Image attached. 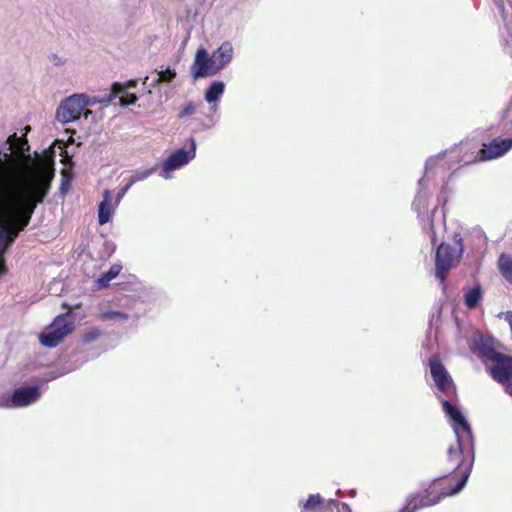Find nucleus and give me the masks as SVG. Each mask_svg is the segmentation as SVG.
Instances as JSON below:
<instances>
[{"mask_svg": "<svg viewBox=\"0 0 512 512\" xmlns=\"http://www.w3.org/2000/svg\"><path fill=\"white\" fill-rule=\"evenodd\" d=\"M443 411L451 420L456 445L448 448L449 461L456 465L452 478L458 476L455 485H447L446 476L435 478L413 494H410L399 512H417L419 509L438 504L442 499L458 494L466 485L475 461V440L472 428L461 410L449 400H441Z\"/></svg>", "mask_w": 512, "mask_h": 512, "instance_id": "f257e3e1", "label": "nucleus"}, {"mask_svg": "<svg viewBox=\"0 0 512 512\" xmlns=\"http://www.w3.org/2000/svg\"><path fill=\"white\" fill-rule=\"evenodd\" d=\"M51 178L41 167L32 169L16 186L0 184V276L6 273L4 254L29 224L38 204L49 191Z\"/></svg>", "mask_w": 512, "mask_h": 512, "instance_id": "f03ea898", "label": "nucleus"}, {"mask_svg": "<svg viewBox=\"0 0 512 512\" xmlns=\"http://www.w3.org/2000/svg\"><path fill=\"white\" fill-rule=\"evenodd\" d=\"M458 161L456 151L431 156L425 163L423 177L418 180L412 206L433 245L437 241V229L445 224L444 206L452 191L448 180L456 170Z\"/></svg>", "mask_w": 512, "mask_h": 512, "instance_id": "7ed1b4c3", "label": "nucleus"}, {"mask_svg": "<svg viewBox=\"0 0 512 512\" xmlns=\"http://www.w3.org/2000/svg\"><path fill=\"white\" fill-rule=\"evenodd\" d=\"M74 329L71 316L68 313L61 314L40 334L39 341L44 347L54 348Z\"/></svg>", "mask_w": 512, "mask_h": 512, "instance_id": "20e7f679", "label": "nucleus"}, {"mask_svg": "<svg viewBox=\"0 0 512 512\" xmlns=\"http://www.w3.org/2000/svg\"><path fill=\"white\" fill-rule=\"evenodd\" d=\"M196 156V141L193 137L189 138L185 147L179 148L172 152L162 163L159 176L164 179L172 178L175 170L182 168L192 161Z\"/></svg>", "mask_w": 512, "mask_h": 512, "instance_id": "39448f33", "label": "nucleus"}, {"mask_svg": "<svg viewBox=\"0 0 512 512\" xmlns=\"http://www.w3.org/2000/svg\"><path fill=\"white\" fill-rule=\"evenodd\" d=\"M137 83L138 80H129L126 83H113L109 91L98 95V99L102 100L100 104H109L118 99V104L122 107L135 105L138 98L130 90L136 88Z\"/></svg>", "mask_w": 512, "mask_h": 512, "instance_id": "423d86ee", "label": "nucleus"}, {"mask_svg": "<svg viewBox=\"0 0 512 512\" xmlns=\"http://www.w3.org/2000/svg\"><path fill=\"white\" fill-rule=\"evenodd\" d=\"M41 397L39 386L28 385L16 388L8 397H0V408H21L36 403Z\"/></svg>", "mask_w": 512, "mask_h": 512, "instance_id": "0eeeda50", "label": "nucleus"}, {"mask_svg": "<svg viewBox=\"0 0 512 512\" xmlns=\"http://www.w3.org/2000/svg\"><path fill=\"white\" fill-rule=\"evenodd\" d=\"M491 377L512 397V356L502 353L486 366Z\"/></svg>", "mask_w": 512, "mask_h": 512, "instance_id": "6e6552de", "label": "nucleus"}, {"mask_svg": "<svg viewBox=\"0 0 512 512\" xmlns=\"http://www.w3.org/2000/svg\"><path fill=\"white\" fill-rule=\"evenodd\" d=\"M300 512H352L346 503L329 499L325 500L320 494H311L298 502Z\"/></svg>", "mask_w": 512, "mask_h": 512, "instance_id": "1a4fd4ad", "label": "nucleus"}, {"mask_svg": "<svg viewBox=\"0 0 512 512\" xmlns=\"http://www.w3.org/2000/svg\"><path fill=\"white\" fill-rule=\"evenodd\" d=\"M493 1L495 13L499 14L503 21V27L500 29L501 45L512 57V0Z\"/></svg>", "mask_w": 512, "mask_h": 512, "instance_id": "9d476101", "label": "nucleus"}, {"mask_svg": "<svg viewBox=\"0 0 512 512\" xmlns=\"http://www.w3.org/2000/svg\"><path fill=\"white\" fill-rule=\"evenodd\" d=\"M428 364L431 376L438 391L448 397L455 395V385L453 384L452 378L447 372L445 366L442 364L440 358L437 355H432L429 358Z\"/></svg>", "mask_w": 512, "mask_h": 512, "instance_id": "9b49d317", "label": "nucleus"}, {"mask_svg": "<svg viewBox=\"0 0 512 512\" xmlns=\"http://www.w3.org/2000/svg\"><path fill=\"white\" fill-rule=\"evenodd\" d=\"M500 348V342L491 335L481 334L473 341V350L485 366L503 353Z\"/></svg>", "mask_w": 512, "mask_h": 512, "instance_id": "f8f14e48", "label": "nucleus"}, {"mask_svg": "<svg viewBox=\"0 0 512 512\" xmlns=\"http://www.w3.org/2000/svg\"><path fill=\"white\" fill-rule=\"evenodd\" d=\"M455 257L456 251L449 244L441 243L438 246L435 256V277L441 284L450 272Z\"/></svg>", "mask_w": 512, "mask_h": 512, "instance_id": "ddd939ff", "label": "nucleus"}, {"mask_svg": "<svg viewBox=\"0 0 512 512\" xmlns=\"http://www.w3.org/2000/svg\"><path fill=\"white\" fill-rule=\"evenodd\" d=\"M28 150V141L13 134L6 141L0 142V163H10L14 156L24 155Z\"/></svg>", "mask_w": 512, "mask_h": 512, "instance_id": "4468645a", "label": "nucleus"}, {"mask_svg": "<svg viewBox=\"0 0 512 512\" xmlns=\"http://www.w3.org/2000/svg\"><path fill=\"white\" fill-rule=\"evenodd\" d=\"M83 110L78 94H73L64 99L58 106L56 118L63 124L73 122L80 118Z\"/></svg>", "mask_w": 512, "mask_h": 512, "instance_id": "2eb2a0df", "label": "nucleus"}, {"mask_svg": "<svg viewBox=\"0 0 512 512\" xmlns=\"http://www.w3.org/2000/svg\"><path fill=\"white\" fill-rule=\"evenodd\" d=\"M191 72L195 80L218 74L215 64L212 62V56L208 54L206 49L199 48L197 50L191 66Z\"/></svg>", "mask_w": 512, "mask_h": 512, "instance_id": "dca6fc26", "label": "nucleus"}, {"mask_svg": "<svg viewBox=\"0 0 512 512\" xmlns=\"http://www.w3.org/2000/svg\"><path fill=\"white\" fill-rule=\"evenodd\" d=\"M512 148V138H495L484 143L479 151L481 160H492L503 156Z\"/></svg>", "mask_w": 512, "mask_h": 512, "instance_id": "f3484780", "label": "nucleus"}, {"mask_svg": "<svg viewBox=\"0 0 512 512\" xmlns=\"http://www.w3.org/2000/svg\"><path fill=\"white\" fill-rule=\"evenodd\" d=\"M233 46L229 41H224L215 51L212 52V62L218 73L226 68L233 59Z\"/></svg>", "mask_w": 512, "mask_h": 512, "instance_id": "a211bd4d", "label": "nucleus"}, {"mask_svg": "<svg viewBox=\"0 0 512 512\" xmlns=\"http://www.w3.org/2000/svg\"><path fill=\"white\" fill-rule=\"evenodd\" d=\"M102 196L103 199L98 206V222L100 225H104L111 220L117 207L115 202L112 203V193L109 189H105Z\"/></svg>", "mask_w": 512, "mask_h": 512, "instance_id": "6ab92c4d", "label": "nucleus"}, {"mask_svg": "<svg viewBox=\"0 0 512 512\" xmlns=\"http://www.w3.org/2000/svg\"><path fill=\"white\" fill-rule=\"evenodd\" d=\"M148 81H149V77H145V79L143 81V86H145V88H147V90L145 93L137 96V98H138L137 102L139 101L138 107H143L146 109L150 108L153 105V101L151 100V96H152L151 88H154V87L158 86L160 83H163L162 78H160L158 74L155 78H153L151 80V82H148Z\"/></svg>", "mask_w": 512, "mask_h": 512, "instance_id": "aec40b11", "label": "nucleus"}, {"mask_svg": "<svg viewBox=\"0 0 512 512\" xmlns=\"http://www.w3.org/2000/svg\"><path fill=\"white\" fill-rule=\"evenodd\" d=\"M225 91V84L222 81L215 80L210 83L205 91L204 99L209 104H216Z\"/></svg>", "mask_w": 512, "mask_h": 512, "instance_id": "412c9836", "label": "nucleus"}, {"mask_svg": "<svg viewBox=\"0 0 512 512\" xmlns=\"http://www.w3.org/2000/svg\"><path fill=\"white\" fill-rule=\"evenodd\" d=\"M482 299V288L480 285H474L468 288L464 293V302L469 309L476 308Z\"/></svg>", "mask_w": 512, "mask_h": 512, "instance_id": "4be33fe9", "label": "nucleus"}, {"mask_svg": "<svg viewBox=\"0 0 512 512\" xmlns=\"http://www.w3.org/2000/svg\"><path fill=\"white\" fill-rule=\"evenodd\" d=\"M498 268L505 280L512 284V258L507 254H501L498 259Z\"/></svg>", "mask_w": 512, "mask_h": 512, "instance_id": "5701e85b", "label": "nucleus"}, {"mask_svg": "<svg viewBox=\"0 0 512 512\" xmlns=\"http://www.w3.org/2000/svg\"><path fill=\"white\" fill-rule=\"evenodd\" d=\"M122 270L120 264H113L108 271L104 272L98 279L97 284L100 288H103L109 284V282L115 279Z\"/></svg>", "mask_w": 512, "mask_h": 512, "instance_id": "b1692460", "label": "nucleus"}, {"mask_svg": "<svg viewBox=\"0 0 512 512\" xmlns=\"http://www.w3.org/2000/svg\"><path fill=\"white\" fill-rule=\"evenodd\" d=\"M157 170V166H153V167H150V168H138V169H135L131 176L129 177V181H130V184H135L137 182H140V181H144L146 180L147 178H149L152 174H154Z\"/></svg>", "mask_w": 512, "mask_h": 512, "instance_id": "393cba45", "label": "nucleus"}, {"mask_svg": "<svg viewBox=\"0 0 512 512\" xmlns=\"http://www.w3.org/2000/svg\"><path fill=\"white\" fill-rule=\"evenodd\" d=\"M470 238L471 236L466 234L465 236H462L461 233L455 232L453 234V241L454 244L457 247V256L460 257L464 253L466 249L473 250L472 247H470Z\"/></svg>", "mask_w": 512, "mask_h": 512, "instance_id": "a878e982", "label": "nucleus"}, {"mask_svg": "<svg viewBox=\"0 0 512 512\" xmlns=\"http://www.w3.org/2000/svg\"><path fill=\"white\" fill-rule=\"evenodd\" d=\"M99 319H101L103 321H107V320L126 321L129 319V315L127 313H124L121 311L107 310V311H102L99 314Z\"/></svg>", "mask_w": 512, "mask_h": 512, "instance_id": "bb28decb", "label": "nucleus"}, {"mask_svg": "<svg viewBox=\"0 0 512 512\" xmlns=\"http://www.w3.org/2000/svg\"><path fill=\"white\" fill-rule=\"evenodd\" d=\"M102 335V331L97 327H91L87 329L82 336V342L84 344H89L93 341H96Z\"/></svg>", "mask_w": 512, "mask_h": 512, "instance_id": "cd10ccee", "label": "nucleus"}, {"mask_svg": "<svg viewBox=\"0 0 512 512\" xmlns=\"http://www.w3.org/2000/svg\"><path fill=\"white\" fill-rule=\"evenodd\" d=\"M197 105L193 102L186 103L178 113L179 119H184L187 116H191L196 113Z\"/></svg>", "mask_w": 512, "mask_h": 512, "instance_id": "c85d7f7f", "label": "nucleus"}, {"mask_svg": "<svg viewBox=\"0 0 512 512\" xmlns=\"http://www.w3.org/2000/svg\"><path fill=\"white\" fill-rule=\"evenodd\" d=\"M80 102L82 104L83 109H85L88 106H94L96 104H100L102 100L98 99L97 96H87L85 94H78Z\"/></svg>", "mask_w": 512, "mask_h": 512, "instance_id": "c756f323", "label": "nucleus"}, {"mask_svg": "<svg viewBox=\"0 0 512 512\" xmlns=\"http://www.w3.org/2000/svg\"><path fill=\"white\" fill-rule=\"evenodd\" d=\"M502 129L504 133L509 134V138H512V113L508 115L507 111H504L502 117Z\"/></svg>", "mask_w": 512, "mask_h": 512, "instance_id": "7c9ffc66", "label": "nucleus"}, {"mask_svg": "<svg viewBox=\"0 0 512 512\" xmlns=\"http://www.w3.org/2000/svg\"><path fill=\"white\" fill-rule=\"evenodd\" d=\"M158 75L160 78H162L164 83H171L176 77V71L170 67H167L165 70L159 71Z\"/></svg>", "mask_w": 512, "mask_h": 512, "instance_id": "2f4dec72", "label": "nucleus"}, {"mask_svg": "<svg viewBox=\"0 0 512 512\" xmlns=\"http://www.w3.org/2000/svg\"><path fill=\"white\" fill-rule=\"evenodd\" d=\"M133 184H130V181L128 180L127 183L117 192L116 198H115V206H118L123 199V197L126 195V193L129 191V189L132 187Z\"/></svg>", "mask_w": 512, "mask_h": 512, "instance_id": "473e14b6", "label": "nucleus"}, {"mask_svg": "<svg viewBox=\"0 0 512 512\" xmlns=\"http://www.w3.org/2000/svg\"><path fill=\"white\" fill-rule=\"evenodd\" d=\"M210 128H211V126H210V125H206V124L201 123V124H199V125L194 129V131H195V132H200V131H204V130H207V129H210Z\"/></svg>", "mask_w": 512, "mask_h": 512, "instance_id": "72a5a7b5", "label": "nucleus"}, {"mask_svg": "<svg viewBox=\"0 0 512 512\" xmlns=\"http://www.w3.org/2000/svg\"><path fill=\"white\" fill-rule=\"evenodd\" d=\"M505 320L509 323L510 328L512 330V312L511 311H507L505 313Z\"/></svg>", "mask_w": 512, "mask_h": 512, "instance_id": "f704fd0d", "label": "nucleus"}, {"mask_svg": "<svg viewBox=\"0 0 512 512\" xmlns=\"http://www.w3.org/2000/svg\"><path fill=\"white\" fill-rule=\"evenodd\" d=\"M51 60L53 61V63H54L55 65H60V64H63V63H64V61H62V60H61L57 55H55V54H53V55L51 56Z\"/></svg>", "mask_w": 512, "mask_h": 512, "instance_id": "c9c22d12", "label": "nucleus"}, {"mask_svg": "<svg viewBox=\"0 0 512 512\" xmlns=\"http://www.w3.org/2000/svg\"><path fill=\"white\" fill-rule=\"evenodd\" d=\"M505 111L508 112V115H510L512 113V99L510 100V102L508 103Z\"/></svg>", "mask_w": 512, "mask_h": 512, "instance_id": "e433bc0d", "label": "nucleus"}, {"mask_svg": "<svg viewBox=\"0 0 512 512\" xmlns=\"http://www.w3.org/2000/svg\"><path fill=\"white\" fill-rule=\"evenodd\" d=\"M60 189H61V192H62V193H65V192H66V190L68 189V184H66V183H64V182H63V183L61 184Z\"/></svg>", "mask_w": 512, "mask_h": 512, "instance_id": "4c0bfd02", "label": "nucleus"}, {"mask_svg": "<svg viewBox=\"0 0 512 512\" xmlns=\"http://www.w3.org/2000/svg\"><path fill=\"white\" fill-rule=\"evenodd\" d=\"M478 237H479V238H483V237H484V235H483L481 232H478Z\"/></svg>", "mask_w": 512, "mask_h": 512, "instance_id": "58836bf2", "label": "nucleus"}]
</instances>
